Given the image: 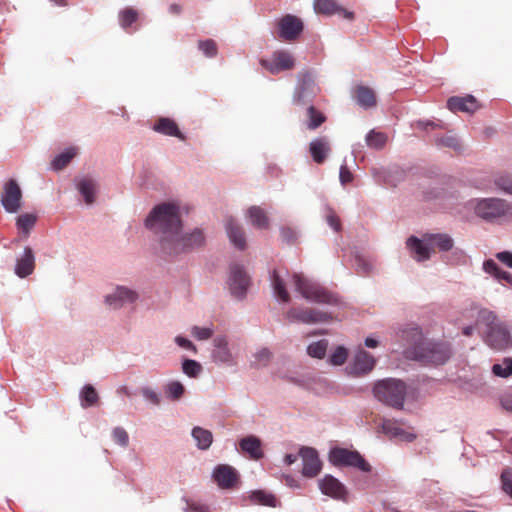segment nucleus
Returning a JSON list of instances; mask_svg holds the SVG:
<instances>
[{"label": "nucleus", "mask_w": 512, "mask_h": 512, "mask_svg": "<svg viewBox=\"0 0 512 512\" xmlns=\"http://www.w3.org/2000/svg\"><path fill=\"white\" fill-rule=\"evenodd\" d=\"M296 290L307 300L318 303H332L334 297L317 283L311 282L302 275L293 276Z\"/></svg>", "instance_id": "nucleus-5"}, {"label": "nucleus", "mask_w": 512, "mask_h": 512, "mask_svg": "<svg viewBox=\"0 0 512 512\" xmlns=\"http://www.w3.org/2000/svg\"><path fill=\"white\" fill-rule=\"evenodd\" d=\"M298 455H294V454H287L284 458V462L286 465L290 466L292 465L293 463H295L298 459Z\"/></svg>", "instance_id": "nucleus-63"}, {"label": "nucleus", "mask_w": 512, "mask_h": 512, "mask_svg": "<svg viewBox=\"0 0 512 512\" xmlns=\"http://www.w3.org/2000/svg\"><path fill=\"white\" fill-rule=\"evenodd\" d=\"M398 438H401L404 441L412 442L416 439V435L410 432H407L405 430H402L401 434L397 436Z\"/></svg>", "instance_id": "nucleus-61"}, {"label": "nucleus", "mask_w": 512, "mask_h": 512, "mask_svg": "<svg viewBox=\"0 0 512 512\" xmlns=\"http://www.w3.org/2000/svg\"><path fill=\"white\" fill-rule=\"evenodd\" d=\"M406 392V384L394 378L379 380L373 387L377 400L396 409L403 408Z\"/></svg>", "instance_id": "nucleus-4"}, {"label": "nucleus", "mask_w": 512, "mask_h": 512, "mask_svg": "<svg viewBox=\"0 0 512 512\" xmlns=\"http://www.w3.org/2000/svg\"><path fill=\"white\" fill-rule=\"evenodd\" d=\"M271 356L272 354L267 348H262L255 354L256 360L262 365H266L270 361Z\"/></svg>", "instance_id": "nucleus-56"}, {"label": "nucleus", "mask_w": 512, "mask_h": 512, "mask_svg": "<svg viewBox=\"0 0 512 512\" xmlns=\"http://www.w3.org/2000/svg\"><path fill=\"white\" fill-rule=\"evenodd\" d=\"M213 478L222 489L233 488L238 482V474L236 470L225 464L218 465L215 468Z\"/></svg>", "instance_id": "nucleus-16"}, {"label": "nucleus", "mask_w": 512, "mask_h": 512, "mask_svg": "<svg viewBox=\"0 0 512 512\" xmlns=\"http://www.w3.org/2000/svg\"><path fill=\"white\" fill-rule=\"evenodd\" d=\"M435 144L441 147H448L455 151L460 149V143L458 139L453 135H446L435 139Z\"/></svg>", "instance_id": "nucleus-47"}, {"label": "nucleus", "mask_w": 512, "mask_h": 512, "mask_svg": "<svg viewBox=\"0 0 512 512\" xmlns=\"http://www.w3.org/2000/svg\"><path fill=\"white\" fill-rule=\"evenodd\" d=\"M406 245L410 249L413 258L418 262L426 261L431 256L430 245L424 241V237L421 240L411 236L407 239Z\"/></svg>", "instance_id": "nucleus-21"}, {"label": "nucleus", "mask_w": 512, "mask_h": 512, "mask_svg": "<svg viewBox=\"0 0 512 512\" xmlns=\"http://www.w3.org/2000/svg\"><path fill=\"white\" fill-rule=\"evenodd\" d=\"M376 364V359L364 349H359L350 365V373L362 376L371 372Z\"/></svg>", "instance_id": "nucleus-13"}, {"label": "nucleus", "mask_w": 512, "mask_h": 512, "mask_svg": "<svg viewBox=\"0 0 512 512\" xmlns=\"http://www.w3.org/2000/svg\"><path fill=\"white\" fill-rule=\"evenodd\" d=\"M330 460L336 466H350L363 472L371 471V465L358 451H352L345 448H334L330 452Z\"/></svg>", "instance_id": "nucleus-6"}, {"label": "nucleus", "mask_w": 512, "mask_h": 512, "mask_svg": "<svg viewBox=\"0 0 512 512\" xmlns=\"http://www.w3.org/2000/svg\"><path fill=\"white\" fill-rule=\"evenodd\" d=\"M339 176L341 183L344 185L353 180V175L346 165L341 166Z\"/></svg>", "instance_id": "nucleus-59"}, {"label": "nucleus", "mask_w": 512, "mask_h": 512, "mask_svg": "<svg viewBox=\"0 0 512 512\" xmlns=\"http://www.w3.org/2000/svg\"><path fill=\"white\" fill-rule=\"evenodd\" d=\"M239 446L242 452L248 454L253 460H259L264 456L261 449V441L254 435L242 438L239 442Z\"/></svg>", "instance_id": "nucleus-23"}, {"label": "nucleus", "mask_w": 512, "mask_h": 512, "mask_svg": "<svg viewBox=\"0 0 512 512\" xmlns=\"http://www.w3.org/2000/svg\"><path fill=\"white\" fill-rule=\"evenodd\" d=\"M447 107L452 112L474 113L479 109V103L472 95L464 97L453 96L448 99Z\"/></svg>", "instance_id": "nucleus-18"}, {"label": "nucleus", "mask_w": 512, "mask_h": 512, "mask_svg": "<svg viewBox=\"0 0 512 512\" xmlns=\"http://www.w3.org/2000/svg\"><path fill=\"white\" fill-rule=\"evenodd\" d=\"M138 295L135 291L125 287H118L114 293L106 296V303L116 309L122 307L124 304L133 303L136 301Z\"/></svg>", "instance_id": "nucleus-19"}, {"label": "nucleus", "mask_w": 512, "mask_h": 512, "mask_svg": "<svg viewBox=\"0 0 512 512\" xmlns=\"http://www.w3.org/2000/svg\"><path fill=\"white\" fill-rule=\"evenodd\" d=\"M500 480L503 491L512 499V468L506 467L503 469Z\"/></svg>", "instance_id": "nucleus-45"}, {"label": "nucleus", "mask_w": 512, "mask_h": 512, "mask_svg": "<svg viewBox=\"0 0 512 512\" xmlns=\"http://www.w3.org/2000/svg\"><path fill=\"white\" fill-rule=\"evenodd\" d=\"M213 335V330L207 327L194 326L192 328V336L198 340H207Z\"/></svg>", "instance_id": "nucleus-53"}, {"label": "nucleus", "mask_w": 512, "mask_h": 512, "mask_svg": "<svg viewBox=\"0 0 512 512\" xmlns=\"http://www.w3.org/2000/svg\"><path fill=\"white\" fill-rule=\"evenodd\" d=\"M22 192L13 179L9 180L4 186V193L1 198V203L5 210L9 213H16L21 207Z\"/></svg>", "instance_id": "nucleus-10"}, {"label": "nucleus", "mask_w": 512, "mask_h": 512, "mask_svg": "<svg viewBox=\"0 0 512 512\" xmlns=\"http://www.w3.org/2000/svg\"><path fill=\"white\" fill-rule=\"evenodd\" d=\"M249 499L253 504L269 507H276L278 503L276 497L265 490L252 491Z\"/></svg>", "instance_id": "nucleus-31"}, {"label": "nucleus", "mask_w": 512, "mask_h": 512, "mask_svg": "<svg viewBox=\"0 0 512 512\" xmlns=\"http://www.w3.org/2000/svg\"><path fill=\"white\" fill-rule=\"evenodd\" d=\"M328 347V341L325 339L311 343L307 347V353L313 358L322 359L324 358Z\"/></svg>", "instance_id": "nucleus-38"}, {"label": "nucleus", "mask_w": 512, "mask_h": 512, "mask_svg": "<svg viewBox=\"0 0 512 512\" xmlns=\"http://www.w3.org/2000/svg\"><path fill=\"white\" fill-rule=\"evenodd\" d=\"M165 392L169 399L179 400L183 396L185 388L180 382L172 381L167 384Z\"/></svg>", "instance_id": "nucleus-41"}, {"label": "nucleus", "mask_w": 512, "mask_h": 512, "mask_svg": "<svg viewBox=\"0 0 512 512\" xmlns=\"http://www.w3.org/2000/svg\"><path fill=\"white\" fill-rule=\"evenodd\" d=\"M424 241L430 245L431 252H446L453 248L454 241L446 233H427L424 234Z\"/></svg>", "instance_id": "nucleus-20"}, {"label": "nucleus", "mask_w": 512, "mask_h": 512, "mask_svg": "<svg viewBox=\"0 0 512 512\" xmlns=\"http://www.w3.org/2000/svg\"><path fill=\"white\" fill-rule=\"evenodd\" d=\"M138 19V12L133 8H126L119 14L120 25L127 29Z\"/></svg>", "instance_id": "nucleus-40"}, {"label": "nucleus", "mask_w": 512, "mask_h": 512, "mask_svg": "<svg viewBox=\"0 0 512 512\" xmlns=\"http://www.w3.org/2000/svg\"><path fill=\"white\" fill-rule=\"evenodd\" d=\"M260 65L272 75L292 70L295 67V58L287 50H276L269 59H261Z\"/></svg>", "instance_id": "nucleus-9"}, {"label": "nucleus", "mask_w": 512, "mask_h": 512, "mask_svg": "<svg viewBox=\"0 0 512 512\" xmlns=\"http://www.w3.org/2000/svg\"><path fill=\"white\" fill-rule=\"evenodd\" d=\"M214 350L212 353V357L214 361L220 363H231L232 362V354L228 349L227 339L223 336L216 337L214 339Z\"/></svg>", "instance_id": "nucleus-27"}, {"label": "nucleus", "mask_w": 512, "mask_h": 512, "mask_svg": "<svg viewBox=\"0 0 512 512\" xmlns=\"http://www.w3.org/2000/svg\"><path fill=\"white\" fill-rule=\"evenodd\" d=\"M192 436L197 442V447L201 450L208 449L213 441L211 431L201 427H194L192 430Z\"/></svg>", "instance_id": "nucleus-33"}, {"label": "nucleus", "mask_w": 512, "mask_h": 512, "mask_svg": "<svg viewBox=\"0 0 512 512\" xmlns=\"http://www.w3.org/2000/svg\"><path fill=\"white\" fill-rule=\"evenodd\" d=\"M281 237H282V240L286 243H293L296 238H297V233L295 232L294 229L292 228H289V227H283L281 229Z\"/></svg>", "instance_id": "nucleus-54"}, {"label": "nucleus", "mask_w": 512, "mask_h": 512, "mask_svg": "<svg viewBox=\"0 0 512 512\" xmlns=\"http://www.w3.org/2000/svg\"><path fill=\"white\" fill-rule=\"evenodd\" d=\"M77 187L81 195L84 197L86 204L90 205L94 203L97 184L93 179L83 178L78 182Z\"/></svg>", "instance_id": "nucleus-30"}, {"label": "nucleus", "mask_w": 512, "mask_h": 512, "mask_svg": "<svg viewBox=\"0 0 512 512\" xmlns=\"http://www.w3.org/2000/svg\"><path fill=\"white\" fill-rule=\"evenodd\" d=\"M483 270L486 273L492 275L495 279H498L500 274L504 271L492 259H488V260L484 261V263H483Z\"/></svg>", "instance_id": "nucleus-52"}, {"label": "nucleus", "mask_w": 512, "mask_h": 512, "mask_svg": "<svg viewBox=\"0 0 512 512\" xmlns=\"http://www.w3.org/2000/svg\"><path fill=\"white\" fill-rule=\"evenodd\" d=\"M225 227L228 237L233 245L239 250H244L246 248V238L242 227L232 218L226 220Z\"/></svg>", "instance_id": "nucleus-25"}, {"label": "nucleus", "mask_w": 512, "mask_h": 512, "mask_svg": "<svg viewBox=\"0 0 512 512\" xmlns=\"http://www.w3.org/2000/svg\"><path fill=\"white\" fill-rule=\"evenodd\" d=\"M271 280L274 292L277 297L283 302H288L290 300L289 293L285 288L284 281L280 278L276 270L273 271Z\"/></svg>", "instance_id": "nucleus-36"}, {"label": "nucleus", "mask_w": 512, "mask_h": 512, "mask_svg": "<svg viewBox=\"0 0 512 512\" xmlns=\"http://www.w3.org/2000/svg\"><path fill=\"white\" fill-rule=\"evenodd\" d=\"M289 319L302 323H320L328 320V315L314 309H291L288 312Z\"/></svg>", "instance_id": "nucleus-17"}, {"label": "nucleus", "mask_w": 512, "mask_h": 512, "mask_svg": "<svg viewBox=\"0 0 512 512\" xmlns=\"http://www.w3.org/2000/svg\"><path fill=\"white\" fill-rule=\"evenodd\" d=\"M307 118V128L310 130L317 129L326 121L325 115L316 109L313 105H309L307 108Z\"/></svg>", "instance_id": "nucleus-35"}, {"label": "nucleus", "mask_w": 512, "mask_h": 512, "mask_svg": "<svg viewBox=\"0 0 512 512\" xmlns=\"http://www.w3.org/2000/svg\"><path fill=\"white\" fill-rule=\"evenodd\" d=\"M198 47L207 57H214L217 54V45L212 39L199 41Z\"/></svg>", "instance_id": "nucleus-50"}, {"label": "nucleus", "mask_w": 512, "mask_h": 512, "mask_svg": "<svg viewBox=\"0 0 512 512\" xmlns=\"http://www.w3.org/2000/svg\"><path fill=\"white\" fill-rule=\"evenodd\" d=\"M511 207L508 203L499 198H487L480 200L476 207L475 213L486 221H493L497 218L506 216Z\"/></svg>", "instance_id": "nucleus-7"}, {"label": "nucleus", "mask_w": 512, "mask_h": 512, "mask_svg": "<svg viewBox=\"0 0 512 512\" xmlns=\"http://www.w3.org/2000/svg\"><path fill=\"white\" fill-rule=\"evenodd\" d=\"M318 88L314 85L310 76L304 74L301 82L296 88L293 101L296 105H306L312 103L317 94Z\"/></svg>", "instance_id": "nucleus-14"}, {"label": "nucleus", "mask_w": 512, "mask_h": 512, "mask_svg": "<svg viewBox=\"0 0 512 512\" xmlns=\"http://www.w3.org/2000/svg\"><path fill=\"white\" fill-rule=\"evenodd\" d=\"M365 345L368 348H376L378 346V341L372 337H367L365 339Z\"/></svg>", "instance_id": "nucleus-64"}, {"label": "nucleus", "mask_w": 512, "mask_h": 512, "mask_svg": "<svg viewBox=\"0 0 512 512\" xmlns=\"http://www.w3.org/2000/svg\"><path fill=\"white\" fill-rule=\"evenodd\" d=\"M112 438L115 443L126 448L129 444V435L122 427H115L112 431Z\"/></svg>", "instance_id": "nucleus-48"}, {"label": "nucleus", "mask_w": 512, "mask_h": 512, "mask_svg": "<svg viewBox=\"0 0 512 512\" xmlns=\"http://www.w3.org/2000/svg\"><path fill=\"white\" fill-rule=\"evenodd\" d=\"M499 281H505L512 287V274L506 271H503L500 276L498 277Z\"/></svg>", "instance_id": "nucleus-62"}, {"label": "nucleus", "mask_w": 512, "mask_h": 512, "mask_svg": "<svg viewBox=\"0 0 512 512\" xmlns=\"http://www.w3.org/2000/svg\"><path fill=\"white\" fill-rule=\"evenodd\" d=\"M145 225L158 237L161 250L169 255L200 247L205 240L201 229L183 235L180 233L179 208L171 203L157 205L148 215Z\"/></svg>", "instance_id": "nucleus-1"}, {"label": "nucleus", "mask_w": 512, "mask_h": 512, "mask_svg": "<svg viewBox=\"0 0 512 512\" xmlns=\"http://www.w3.org/2000/svg\"><path fill=\"white\" fill-rule=\"evenodd\" d=\"M477 322L487 327L484 341L494 350H505L512 346V338L506 325L500 322L497 315L489 309L478 312Z\"/></svg>", "instance_id": "nucleus-3"}, {"label": "nucleus", "mask_w": 512, "mask_h": 512, "mask_svg": "<svg viewBox=\"0 0 512 512\" xmlns=\"http://www.w3.org/2000/svg\"><path fill=\"white\" fill-rule=\"evenodd\" d=\"M319 489L323 494L334 499L346 500L347 490L345 486L331 475H326L319 481Z\"/></svg>", "instance_id": "nucleus-15"}, {"label": "nucleus", "mask_w": 512, "mask_h": 512, "mask_svg": "<svg viewBox=\"0 0 512 512\" xmlns=\"http://www.w3.org/2000/svg\"><path fill=\"white\" fill-rule=\"evenodd\" d=\"M142 395L154 405H158L160 403L159 395L150 388H143Z\"/></svg>", "instance_id": "nucleus-57"}, {"label": "nucleus", "mask_w": 512, "mask_h": 512, "mask_svg": "<svg viewBox=\"0 0 512 512\" xmlns=\"http://www.w3.org/2000/svg\"><path fill=\"white\" fill-rule=\"evenodd\" d=\"M36 223V216L33 214H22L17 218V227L19 230L28 234Z\"/></svg>", "instance_id": "nucleus-39"}, {"label": "nucleus", "mask_w": 512, "mask_h": 512, "mask_svg": "<svg viewBox=\"0 0 512 512\" xmlns=\"http://www.w3.org/2000/svg\"><path fill=\"white\" fill-rule=\"evenodd\" d=\"M492 372L496 376L500 377H508L512 375V359L505 358L502 363L494 364L492 367Z\"/></svg>", "instance_id": "nucleus-43"}, {"label": "nucleus", "mask_w": 512, "mask_h": 512, "mask_svg": "<svg viewBox=\"0 0 512 512\" xmlns=\"http://www.w3.org/2000/svg\"><path fill=\"white\" fill-rule=\"evenodd\" d=\"M355 98L357 103L364 108H371L376 105L375 93L366 86H358L355 89Z\"/></svg>", "instance_id": "nucleus-29"}, {"label": "nucleus", "mask_w": 512, "mask_h": 512, "mask_svg": "<svg viewBox=\"0 0 512 512\" xmlns=\"http://www.w3.org/2000/svg\"><path fill=\"white\" fill-rule=\"evenodd\" d=\"M250 277L244 267L238 263H233L229 268L228 285L233 296L243 299L250 287Z\"/></svg>", "instance_id": "nucleus-8"}, {"label": "nucleus", "mask_w": 512, "mask_h": 512, "mask_svg": "<svg viewBox=\"0 0 512 512\" xmlns=\"http://www.w3.org/2000/svg\"><path fill=\"white\" fill-rule=\"evenodd\" d=\"M382 430L385 434L391 437H397L401 434L403 429L398 425L396 421L384 420L382 424Z\"/></svg>", "instance_id": "nucleus-51"}, {"label": "nucleus", "mask_w": 512, "mask_h": 512, "mask_svg": "<svg viewBox=\"0 0 512 512\" xmlns=\"http://www.w3.org/2000/svg\"><path fill=\"white\" fill-rule=\"evenodd\" d=\"M299 456L303 462L302 475L307 478L317 476L322 467L317 451L311 447H302Z\"/></svg>", "instance_id": "nucleus-12"}, {"label": "nucleus", "mask_w": 512, "mask_h": 512, "mask_svg": "<svg viewBox=\"0 0 512 512\" xmlns=\"http://www.w3.org/2000/svg\"><path fill=\"white\" fill-rule=\"evenodd\" d=\"M175 341L182 348H185V349H188V350H192L193 352L197 351L195 345L190 340H188V339H186L184 337L177 336L175 338Z\"/></svg>", "instance_id": "nucleus-60"}, {"label": "nucleus", "mask_w": 512, "mask_h": 512, "mask_svg": "<svg viewBox=\"0 0 512 512\" xmlns=\"http://www.w3.org/2000/svg\"><path fill=\"white\" fill-rule=\"evenodd\" d=\"M279 37L285 41H293L303 31L302 21L293 15H285L278 22Z\"/></svg>", "instance_id": "nucleus-11"}, {"label": "nucleus", "mask_w": 512, "mask_h": 512, "mask_svg": "<svg viewBox=\"0 0 512 512\" xmlns=\"http://www.w3.org/2000/svg\"><path fill=\"white\" fill-rule=\"evenodd\" d=\"M78 149L75 147L68 148L64 152L57 155L51 162V168L55 171L64 169L70 161L77 155Z\"/></svg>", "instance_id": "nucleus-32"}, {"label": "nucleus", "mask_w": 512, "mask_h": 512, "mask_svg": "<svg viewBox=\"0 0 512 512\" xmlns=\"http://www.w3.org/2000/svg\"><path fill=\"white\" fill-rule=\"evenodd\" d=\"M366 143L370 148L382 149L387 143V135L372 130L366 136Z\"/></svg>", "instance_id": "nucleus-37"}, {"label": "nucleus", "mask_w": 512, "mask_h": 512, "mask_svg": "<svg viewBox=\"0 0 512 512\" xmlns=\"http://www.w3.org/2000/svg\"><path fill=\"white\" fill-rule=\"evenodd\" d=\"M247 216L254 227L258 229H267L269 227V219L261 207H250L247 211Z\"/></svg>", "instance_id": "nucleus-28"}, {"label": "nucleus", "mask_w": 512, "mask_h": 512, "mask_svg": "<svg viewBox=\"0 0 512 512\" xmlns=\"http://www.w3.org/2000/svg\"><path fill=\"white\" fill-rule=\"evenodd\" d=\"M400 338L405 346V357L424 365H441L451 356L448 344L425 340L421 329L418 327L403 329Z\"/></svg>", "instance_id": "nucleus-2"}, {"label": "nucleus", "mask_w": 512, "mask_h": 512, "mask_svg": "<svg viewBox=\"0 0 512 512\" xmlns=\"http://www.w3.org/2000/svg\"><path fill=\"white\" fill-rule=\"evenodd\" d=\"M495 257L504 265L508 266L509 268H512V252L509 251H503L498 252Z\"/></svg>", "instance_id": "nucleus-58"}, {"label": "nucleus", "mask_w": 512, "mask_h": 512, "mask_svg": "<svg viewBox=\"0 0 512 512\" xmlns=\"http://www.w3.org/2000/svg\"><path fill=\"white\" fill-rule=\"evenodd\" d=\"M314 9L316 13L333 14L337 6L334 0H315Z\"/></svg>", "instance_id": "nucleus-44"}, {"label": "nucleus", "mask_w": 512, "mask_h": 512, "mask_svg": "<svg viewBox=\"0 0 512 512\" xmlns=\"http://www.w3.org/2000/svg\"><path fill=\"white\" fill-rule=\"evenodd\" d=\"M495 185L505 193L512 195V175L502 174L495 179Z\"/></svg>", "instance_id": "nucleus-49"}, {"label": "nucleus", "mask_w": 512, "mask_h": 512, "mask_svg": "<svg viewBox=\"0 0 512 512\" xmlns=\"http://www.w3.org/2000/svg\"><path fill=\"white\" fill-rule=\"evenodd\" d=\"M80 400L81 406L83 408H87L97 404L99 396L95 388L92 385L87 384L82 388L80 392Z\"/></svg>", "instance_id": "nucleus-34"}, {"label": "nucleus", "mask_w": 512, "mask_h": 512, "mask_svg": "<svg viewBox=\"0 0 512 512\" xmlns=\"http://www.w3.org/2000/svg\"><path fill=\"white\" fill-rule=\"evenodd\" d=\"M329 141L325 137H319L311 141L309 151L312 159L317 164H322L330 153Z\"/></svg>", "instance_id": "nucleus-24"}, {"label": "nucleus", "mask_w": 512, "mask_h": 512, "mask_svg": "<svg viewBox=\"0 0 512 512\" xmlns=\"http://www.w3.org/2000/svg\"><path fill=\"white\" fill-rule=\"evenodd\" d=\"M327 223L330 227H332L335 231H340L341 223L339 217L333 211H329L326 216Z\"/></svg>", "instance_id": "nucleus-55"}, {"label": "nucleus", "mask_w": 512, "mask_h": 512, "mask_svg": "<svg viewBox=\"0 0 512 512\" xmlns=\"http://www.w3.org/2000/svg\"><path fill=\"white\" fill-rule=\"evenodd\" d=\"M182 370L189 377H197L201 372L202 367L197 361L186 359L182 363Z\"/></svg>", "instance_id": "nucleus-46"}, {"label": "nucleus", "mask_w": 512, "mask_h": 512, "mask_svg": "<svg viewBox=\"0 0 512 512\" xmlns=\"http://www.w3.org/2000/svg\"><path fill=\"white\" fill-rule=\"evenodd\" d=\"M154 131L167 135L174 136L181 140H184L185 137L182 132L179 130L176 122L170 118L161 117L159 118L153 125Z\"/></svg>", "instance_id": "nucleus-26"}, {"label": "nucleus", "mask_w": 512, "mask_h": 512, "mask_svg": "<svg viewBox=\"0 0 512 512\" xmlns=\"http://www.w3.org/2000/svg\"><path fill=\"white\" fill-rule=\"evenodd\" d=\"M35 269V257L30 247H25L22 257L17 259L15 273L20 278L32 274Z\"/></svg>", "instance_id": "nucleus-22"}, {"label": "nucleus", "mask_w": 512, "mask_h": 512, "mask_svg": "<svg viewBox=\"0 0 512 512\" xmlns=\"http://www.w3.org/2000/svg\"><path fill=\"white\" fill-rule=\"evenodd\" d=\"M348 358V350L343 346H338L329 356V363L334 366L343 365Z\"/></svg>", "instance_id": "nucleus-42"}]
</instances>
